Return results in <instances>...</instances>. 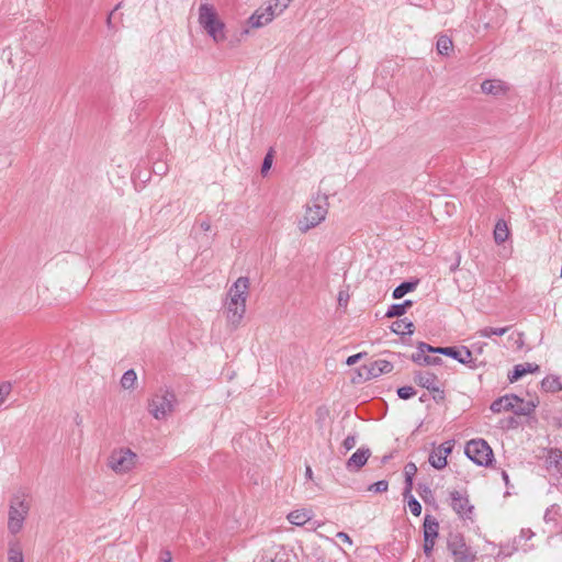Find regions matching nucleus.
<instances>
[{
    "instance_id": "obj_39",
    "label": "nucleus",
    "mask_w": 562,
    "mask_h": 562,
    "mask_svg": "<svg viewBox=\"0 0 562 562\" xmlns=\"http://www.w3.org/2000/svg\"><path fill=\"white\" fill-rule=\"evenodd\" d=\"M357 445V437L356 435H349L345 438V440L342 441V447L349 451L351 449H353Z\"/></svg>"
},
{
    "instance_id": "obj_18",
    "label": "nucleus",
    "mask_w": 562,
    "mask_h": 562,
    "mask_svg": "<svg viewBox=\"0 0 562 562\" xmlns=\"http://www.w3.org/2000/svg\"><path fill=\"white\" fill-rule=\"evenodd\" d=\"M272 22V19L262 8L257 9L249 18L248 23L254 29L262 27Z\"/></svg>"
},
{
    "instance_id": "obj_21",
    "label": "nucleus",
    "mask_w": 562,
    "mask_h": 562,
    "mask_svg": "<svg viewBox=\"0 0 562 562\" xmlns=\"http://www.w3.org/2000/svg\"><path fill=\"white\" fill-rule=\"evenodd\" d=\"M8 562H24L22 547L16 540L9 542Z\"/></svg>"
},
{
    "instance_id": "obj_47",
    "label": "nucleus",
    "mask_w": 562,
    "mask_h": 562,
    "mask_svg": "<svg viewBox=\"0 0 562 562\" xmlns=\"http://www.w3.org/2000/svg\"><path fill=\"white\" fill-rule=\"evenodd\" d=\"M337 538L345 543H348V544L352 543L350 537L346 532H342V531L338 532Z\"/></svg>"
},
{
    "instance_id": "obj_8",
    "label": "nucleus",
    "mask_w": 562,
    "mask_h": 562,
    "mask_svg": "<svg viewBox=\"0 0 562 562\" xmlns=\"http://www.w3.org/2000/svg\"><path fill=\"white\" fill-rule=\"evenodd\" d=\"M450 495V505L453 512L461 519H473L474 507L470 504L469 497L465 493L460 491H451Z\"/></svg>"
},
{
    "instance_id": "obj_42",
    "label": "nucleus",
    "mask_w": 562,
    "mask_h": 562,
    "mask_svg": "<svg viewBox=\"0 0 562 562\" xmlns=\"http://www.w3.org/2000/svg\"><path fill=\"white\" fill-rule=\"evenodd\" d=\"M441 362V358L439 357H430L426 355L425 358H423V366H435L439 364Z\"/></svg>"
},
{
    "instance_id": "obj_17",
    "label": "nucleus",
    "mask_w": 562,
    "mask_h": 562,
    "mask_svg": "<svg viewBox=\"0 0 562 562\" xmlns=\"http://www.w3.org/2000/svg\"><path fill=\"white\" fill-rule=\"evenodd\" d=\"M481 90L485 94L499 95L506 92V87L501 80H484Z\"/></svg>"
},
{
    "instance_id": "obj_33",
    "label": "nucleus",
    "mask_w": 562,
    "mask_h": 562,
    "mask_svg": "<svg viewBox=\"0 0 562 562\" xmlns=\"http://www.w3.org/2000/svg\"><path fill=\"white\" fill-rule=\"evenodd\" d=\"M452 41L446 36V35H441L439 36L438 41H437V50L439 54L441 55H449L450 50L452 49Z\"/></svg>"
},
{
    "instance_id": "obj_1",
    "label": "nucleus",
    "mask_w": 562,
    "mask_h": 562,
    "mask_svg": "<svg viewBox=\"0 0 562 562\" xmlns=\"http://www.w3.org/2000/svg\"><path fill=\"white\" fill-rule=\"evenodd\" d=\"M249 294V279L239 277L229 288L224 304L227 322L236 328L246 313V302Z\"/></svg>"
},
{
    "instance_id": "obj_52",
    "label": "nucleus",
    "mask_w": 562,
    "mask_h": 562,
    "mask_svg": "<svg viewBox=\"0 0 562 562\" xmlns=\"http://www.w3.org/2000/svg\"><path fill=\"white\" fill-rule=\"evenodd\" d=\"M305 474L308 479H312L313 472H312L311 467H308V465L306 467Z\"/></svg>"
},
{
    "instance_id": "obj_9",
    "label": "nucleus",
    "mask_w": 562,
    "mask_h": 562,
    "mask_svg": "<svg viewBox=\"0 0 562 562\" xmlns=\"http://www.w3.org/2000/svg\"><path fill=\"white\" fill-rule=\"evenodd\" d=\"M414 381L422 387L427 389L434 393L435 400H443L445 392L441 389L438 376L429 371H417L414 374Z\"/></svg>"
},
{
    "instance_id": "obj_31",
    "label": "nucleus",
    "mask_w": 562,
    "mask_h": 562,
    "mask_svg": "<svg viewBox=\"0 0 562 562\" xmlns=\"http://www.w3.org/2000/svg\"><path fill=\"white\" fill-rule=\"evenodd\" d=\"M392 330L395 334L404 335V334H413L414 324L412 322H407L406 319H400L392 324Z\"/></svg>"
},
{
    "instance_id": "obj_7",
    "label": "nucleus",
    "mask_w": 562,
    "mask_h": 562,
    "mask_svg": "<svg viewBox=\"0 0 562 562\" xmlns=\"http://www.w3.org/2000/svg\"><path fill=\"white\" fill-rule=\"evenodd\" d=\"M464 452L477 465L487 467L493 461V450L483 439L470 440L465 446Z\"/></svg>"
},
{
    "instance_id": "obj_54",
    "label": "nucleus",
    "mask_w": 562,
    "mask_h": 562,
    "mask_svg": "<svg viewBox=\"0 0 562 562\" xmlns=\"http://www.w3.org/2000/svg\"><path fill=\"white\" fill-rule=\"evenodd\" d=\"M266 562H282V559L278 558V555H277L274 559H270L269 561H266Z\"/></svg>"
},
{
    "instance_id": "obj_30",
    "label": "nucleus",
    "mask_w": 562,
    "mask_h": 562,
    "mask_svg": "<svg viewBox=\"0 0 562 562\" xmlns=\"http://www.w3.org/2000/svg\"><path fill=\"white\" fill-rule=\"evenodd\" d=\"M541 387L546 392H557L562 389V384L559 378L553 375H548L541 381Z\"/></svg>"
},
{
    "instance_id": "obj_19",
    "label": "nucleus",
    "mask_w": 562,
    "mask_h": 562,
    "mask_svg": "<svg viewBox=\"0 0 562 562\" xmlns=\"http://www.w3.org/2000/svg\"><path fill=\"white\" fill-rule=\"evenodd\" d=\"M439 524L436 518L426 516L424 520V539L435 540L438 537Z\"/></svg>"
},
{
    "instance_id": "obj_51",
    "label": "nucleus",
    "mask_w": 562,
    "mask_h": 562,
    "mask_svg": "<svg viewBox=\"0 0 562 562\" xmlns=\"http://www.w3.org/2000/svg\"><path fill=\"white\" fill-rule=\"evenodd\" d=\"M502 477H503L505 484L508 486L509 485V477H508V474H507L506 471L502 472Z\"/></svg>"
},
{
    "instance_id": "obj_50",
    "label": "nucleus",
    "mask_w": 562,
    "mask_h": 562,
    "mask_svg": "<svg viewBox=\"0 0 562 562\" xmlns=\"http://www.w3.org/2000/svg\"><path fill=\"white\" fill-rule=\"evenodd\" d=\"M200 227L203 232H209L211 229V223L209 221H203L200 224Z\"/></svg>"
},
{
    "instance_id": "obj_25",
    "label": "nucleus",
    "mask_w": 562,
    "mask_h": 562,
    "mask_svg": "<svg viewBox=\"0 0 562 562\" xmlns=\"http://www.w3.org/2000/svg\"><path fill=\"white\" fill-rule=\"evenodd\" d=\"M536 406L533 402H525L518 397V402L515 404V407H513V412L519 416H529L533 413Z\"/></svg>"
},
{
    "instance_id": "obj_4",
    "label": "nucleus",
    "mask_w": 562,
    "mask_h": 562,
    "mask_svg": "<svg viewBox=\"0 0 562 562\" xmlns=\"http://www.w3.org/2000/svg\"><path fill=\"white\" fill-rule=\"evenodd\" d=\"M138 457L128 448L114 449L108 459V467L116 474H125L133 470Z\"/></svg>"
},
{
    "instance_id": "obj_3",
    "label": "nucleus",
    "mask_w": 562,
    "mask_h": 562,
    "mask_svg": "<svg viewBox=\"0 0 562 562\" xmlns=\"http://www.w3.org/2000/svg\"><path fill=\"white\" fill-rule=\"evenodd\" d=\"M327 212V203L325 200H315L311 204H307L303 217L297 222L299 231L306 233L316 227L326 218Z\"/></svg>"
},
{
    "instance_id": "obj_26",
    "label": "nucleus",
    "mask_w": 562,
    "mask_h": 562,
    "mask_svg": "<svg viewBox=\"0 0 562 562\" xmlns=\"http://www.w3.org/2000/svg\"><path fill=\"white\" fill-rule=\"evenodd\" d=\"M436 348L437 347H432L426 342H419L418 347H417V351L412 355L411 359L415 363L423 366V358L426 357V352L436 353Z\"/></svg>"
},
{
    "instance_id": "obj_40",
    "label": "nucleus",
    "mask_w": 562,
    "mask_h": 562,
    "mask_svg": "<svg viewBox=\"0 0 562 562\" xmlns=\"http://www.w3.org/2000/svg\"><path fill=\"white\" fill-rule=\"evenodd\" d=\"M453 441L449 440V441H445L443 443H441L438 449L445 454V457H448L452 449H453Z\"/></svg>"
},
{
    "instance_id": "obj_13",
    "label": "nucleus",
    "mask_w": 562,
    "mask_h": 562,
    "mask_svg": "<svg viewBox=\"0 0 562 562\" xmlns=\"http://www.w3.org/2000/svg\"><path fill=\"white\" fill-rule=\"evenodd\" d=\"M371 456V451L369 448H359L348 460L346 463V468L349 471H358L360 470L368 461Z\"/></svg>"
},
{
    "instance_id": "obj_48",
    "label": "nucleus",
    "mask_w": 562,
    "mask_h": 562,
    "mask_svg": "<svg viewBox=\"0 0 562 562\" xmlns=\"http://www.w3.org/2000/svg\"><path fill=\"white\" fill-rule=\"evenodd\" d=\"M348 294H346L345 292H339V295H338V303L339 305H347V302H348Z\"/></svg>"
},
{
    "instance_id": "obj_27",
    "label": "nucleus",
    "mask_w": 562,
    "mask_h": 562,
    "mask_svg": "<svg viewBox=\"0 0 562 562\" xmlns=\"http://www.w3.org/2000/svg\"><path fill=\"white\" fill-rule=\"evenodd\" d=\"M418 285V280L416 281H406L397 285L393 291V299L398 300L402 299L407 293L414 291Z\"/></svg>"
},
{
    "instance_id": "obj_29",
    "label": "nucleus",
    "mask_w": 562,
    "mask_h": 562,
    "mask_svg": "<svg viewBox=\"0 0 562 562\" xmlns=\"http://www.w3.org/2000/svg\"><path fill=\"white\" fill-rule=\"evenodd\" d=\"M429 463L437 470H441L447 465V457L438 449L431 451Z\"/></svg>"
},
{
    "instance_id": "obj_2",
    "label": "nucleus",
    "mask_w": 562,
    "mask_h": 562,
    "mask_svg": "<svg viewBox=\"0 0 562 562\" xmlns=\"http://www.w3.org/2000/svg\"><path fill=\"white\" fill-rule=\"evenodd\" d=\"M30 508L31 503L26 493L18 492L12 495L8 513V530L10 533L16 535L23 529Z\"/></svg>"
},
{
    "instance_id": "obj_11",
    "label": "nucleus",
    "mask_w": 562,
    "mask_h": 562,
    "mask_svg": "<svg viewBox=\"0 0 562 562\" xmlns=\"http://www.w3.org/2000/svg\"><path fill=\"white\" fill-rule=\"evenodd\" d=\"M198 21L203 30L211 27L215 23L222 22L217 15L216 9L210 3L200 4Z\"/></svg>"
},
{
    "instance_id": "obj_44",
    "label": "nucleus",
    "mask_w": 562,
    "mask_h": 562,
    "mask_svg": "<svg viewBox=\"0 0 562 562\" xmlns=\"http://www.w3.org/2000/svg\"><path fill=\"white\" fill-rule=\"evenodd\" d=\"M366 353L363 352H359L357 355H352L350 357L347 358V366H353L356 364Z\"/></svg>"
},
{
    "instance_id": "obj_32",
    "label": "nucleus",
    "mask_w": 562,
    "mask_h": 562,
    "mask_svg": "<svg viewBox=\"0 0 562 562\" xmlns=\"http://www.w3.org/2000/svg\"><path fill=\"white\" fill-rule=\"evenodd\" d=\"M136 381V372L133 369H130L121 378V386L125 390L134 389Z\"/></svg>"
},
{
    "instance_id": "obj_10",
    "label": "nucleus",
    "mask_w": 562,
    "mask_h": 562,
    "mask_svg": "<svg viewBox=\"0 0 562 562\" xmlns=\"http://www.w3.org/2000/svg\"><path fill=\"white\" fill-rule=\"evenodd\" d=\"M436 353L451 357L462 364H468L470 368H475L472 351L467 347H437Z\"/></svg>"
},
{
    "instance_id": "obj_20",
    "label": "nucleus",
    "mask_w": 562,
    "mask_h": 562,
    "mask_svg": "<svg viewBox=\"0 0 562 562\" xmlns=\"http://www.w3.org/2000/svg\"><path fill=\"white\" fill-rule=\"evenodd\" d=\"M417 472V467L415 463L409 462L404 468V474H405V488L403 495L407 497L408 494H411L413 488V477L415 476Z\"/></svg>"
},
{
    "instance_id": "obj_41",
    "label": "nucleus",
    "mask_w": 562,
    "mask_h": 562,
    "mask_svg": "<svg viewBox=\"0 0 562 562\" xmlns=\"http://www.w3.org/2000/svg\"><path fill=\"white\" fill-rule=\"evenodd\" d=\"M262 10L270 15V18L273 20L276 16H279L281 15L280 13H276V10L273 8V4L271 2V0L268 1L267 5L266 7H261Z\"/></svg>"
},
{
    "instance_id": "obj_53",
    "label": "nucleus",
    "mask_w": 562,
    "mask_h": 562,
    "mask_svg": "<svg viewBox=\"0 0 562 562\" xmlns=\"http://www.w3.org/2000/svg\"><path fill=\"white\" fill-rule=\"evenodd\" d=\"M427 493H430V490H429V487L425 486L423 488V492H420L419 494H420L422 497H424V494H427Z\"/></svg>"
},
{
    "instance_id": "obj_6",
    "label": "nucleus",
    "mask_w": 562,
    "mask_h": 562,
    "mask_svg": "<svg viewBox=\"0 0 562 562\" xmlns=\"http://www.w3.org/2000/svg\"><path fill=\"white\" fill-rule=\"evenodd\" d=\"M447 548L453 559V562H474L476 552L465 542L461 533H450L447 541Z\"/></svg>"
},
{
    "instance_id": "obj_36",
    "label": "nucleus",
    "mask_w": 562,
    "mask_h": 562,
    "mask_svg": "<svg viewBox=\"0 0 562 562\" xmlns=\"http://www.w3.org/2000/svg\"><path fill=\"white\" fill-rule=\"evenodd\" d=\"M293 0H271L276 13L282 14L291 4Z\"/></svg>"
},
{
    "instance_id": "obj_12",
    "label": "nucleus",
    "mask_w": 562,
    "mask_h": 562,
    "mask_svg": "<svg viewBox=\"0 0 562 562\" xmlns=\"http://www.w3.org/2000/svg\"><path fill=\"white\" fill-rule=\"evenodd\" d=\"M362 370L366 371V379H375L383 373H389L393 370V364L383 359L375 360L368 366H363Z\"/></svg>"
},
{
    "instance_id": "obj_45",
    "label": "nucleus",
    "mask_w": 562,
    "mask_h": 562,
    "mask_svg": "<svg viewBox=\"0 0 562 562\" xmlns=\"http://www.w3.org/2000/svg\"><path fill=\"white\" fill-rule=\"evenodd\" d=\"M9 393H10V386L9 385L0 386V405L5 401V398L9 395Z\"/></svg>"
},
{
    "instance_id": "obj_23",
    "label": "nucleus",
    "mask_w": 562,
    "mask_h": 562,
    "mask_svg": "<svg viewBox=\"0 0 562 562\" xmlns=\"http://www.w3.org/2000/svg\"><path fill=\"white\" fill-rule=\"evenodd\" d=\"M225 24L223 22L215 23L211 27L204 30L207 35L215 42V43H222L225 41L226 35L224 32Z\"/></svg>"
},
{
    "instance_id": "obj_34",
    "label": "nucleus",
    "mask_w": 562,
    "mask_h": 562,
    "mask_svg": "<svg viewBox=\"0 0 562 562\" xmlns=\"http://www.w3.org/2000/svg\"><path fill=\"white\" fill-rule=\"evenodd\" d=\"M273 154H274V151L272 148H270L269 151L266 154L263 161H262V166H261V175L262 176H266L267 172L270 170L272 162H273Z\"/></svg>"
},
{
    "instance_id": "obj_28",
    "label": "nucleus",
    "mask_w": 562,
    "mask_h": 562,
    "mask_svg": "<svg viewBox=\"0 0 562 562\" xmlns=\"http://www.w3.org/2000/svg\"><path fill=\"white\" fill-rule=\"evenodd\" d=\"M510 329V326L505 327H483L479 329L475 335L481 338H491L493 335L503 336Z\"/></svg>"
},
{
    "instance_id": "obj_22",
    "label": "nucleus",
    "mask_w": 562,
    "mask_h": 562,
    "mask_svg": "<svg viewBox=\"0 0 562 562\" xmlns=\"http://www.w3.org/2000/svg\"><path fill=\"white\" fill-rule=\"evenodd\" d=\"M494 240L496 244H503L507 240L509 236V229L504 220L497 221L495 228H494Z\"/></svg>"
},
{
    "instance_id": "obj_14",
    "label": "nucleus",
    "mask_w": 562,
    "mask_h": 562,
    "mask_svg": "<svg viewBox=\"0 0 562 562\" xmlns=\"http://www.w3.org/2000/svg\"><path fill=\"white\" fill-rule=\"evenodd\" d=\"M518 402V396L515 394H506L497 400H495L491 404V411L495 414L502 413V412H509L513 411V407H515V404Z\"/></svg>"
},
{
    "instance_id": "obj_37",
    "label": "nucleus",
    "mask_w": 562,
    "mask_h": 562,
    "mask_svg": "<svg viewBox=\"0 0 562 562\" xmlns=\"http://www.w3.org/2000/svg\"><path fill=\"white\" fill-rule=\"evenodd\" d=\"M416 391L412 386H402L397 389V395L402 400H409L415 396Z\"/></svg>"
},
{
    "instance_id": "obj_15",
    "label": "nucleus",
    "mask_w": 562,
    "mask_h": 562,
    "mask_svg": "<svg viewBox=\"0 0 562 562\" xmlns=\"http://www.w3.org/2000/svg\"><path fill=\"white\" fill-rule=\"evenodd\" d=\"M540 367L536 363L525 362L516 364L513 371L508 374V380L513 383L521 379L527 373L539 372Z\"/></svg>"
},
{
    "instance_id": "obj_35",
    "label": "nucleus",
    "mask_w": 562,
    "mask_h": 562,
    "mask_svg": "<svg viewBox=\"0 0 562 562\" xmlns=\"http://www.w3.org/2000/svg\"><path fill=\"white\" fill-rule=\"evenodd\" d=\"M407 496H409L408 508H409L411 513L414 516H419L420 513H422V505H420V503L414 496H412L411 494H408Z\"/></svg>"
},
{
    "instance_id": "obj_24",
    "label": "nucleus",
    "mask_w": 562,
    "mask_h": 562,
    "mask_svg": "<svg viewBox=\"0 0 562 562\" xmlns=\"http://www.w3.org/2000/svg\"><path fill=\"white\" fill-rule=\"evenodd\" d=\"M413 302L411 300H406L401 304H392L387 312L385 313V316L387 318L392 317H400L406 313V311L412 307Z\"/></svg>"
},
{
    "instance_id": "obj_43",
    "label": "nucleus",
    "mask_w": 562,
    "mask_h": 562,
    "mask_svg": "<svg viewBox=\"0 0 562 562\" xmlns=\"http://www.w3.org/2000/svg\"><path fill=\"white\" fill-rule=\"evenodd\" d=\"M435 540L424 539V552L427 557H429L435 547Z\"/></svg>"
},
{
    "instance_id": "obj_46",
    "label": "nucleus",
    "mask_w": 562,
    "mask_h": 562,
    "mask_svg": "<svg viewBox=\"0 0 562 562\" xmlns=\"http://www.w3.org/2000/svg\"><path fill=\"white\" fill-rule=\"evenodd\" d=\"M533 532L531 529H521L519 538H522L525 540H529L533 537Z\"/></svg>"
},
{
    "instance_id": "obj_5",
    "label": "nucleus",
    "mask_w": 562,
    "mask_h": 562,
    "mask_svg": "<svg viewBox=\"0 0 562 562\" xmlns=\"http://www.w3.org/2000/svg\"><path fill=\"white\" fill-rule=\"evenodd\" d=\"M176 404V395L168 390H160L148 404V411L156 419H165L172 413Z\"/></svg>"
},
{
    "instance_id": "obj_16",
    "label": "nucleus",
    "mask_w": 562,
    "mask_h": 562,
    "mask_svg": "<svg viewBox=\"0 0 562 562\" xmlns=\"http://www.w3.org/2000/svg\"><path fill=\"white\" fill-rule=\"evenodd\" d=\"M313 517L312 510L310 509H295L288 515V520L295 526H303L310 521Z\"/></svg>"
},
{
    "instance_id": "obj_49",
    "label": "nucleus",
    "mask_w": 562,
    "mask_h": 562,
    "mask_svg": "<svg viewBox=\"0 0 562 562\" xmlns=\"http://www.w3.org/2000/svg\"><path fill=\"white\" fill-rule=\"evenodd\" d=\"M160 560L162 562H170L171 561V553L169 551L161 552Z\"/></svg>"
},
{
    "instance_id": "obj_38",
    "label": "nucleus",
    "mask_w": 562,
    "mask_h": 562,
    "mask_svg": "<svg viewBox=\"0 0 562 562\" xmlns=\"http://www.w3.org/2000/svg\"><path fill=\"white\" fill-rule=\"evenodd\" d=\"M389 488V483L385 480L378 481L369 486V491L374 493H383Z\"/></svg>"
}]
</instances>
